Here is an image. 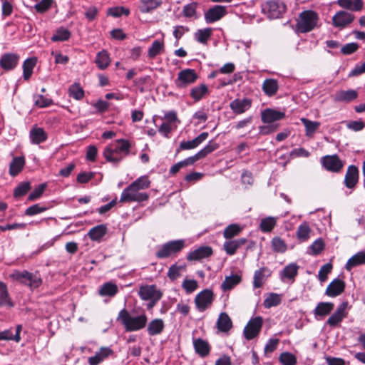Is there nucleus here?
Returning a JSON list of instances; mask_svg holds the SVG:
<instances>
[{
  "label": "nucleus",
  "mask_w": 365,
  "mask_h": 365,
  "mask_svg": "<svg viewBox=\"0 0 365 365\" xmlns=\"http://www.w3.org/2000/svg\"><path fill=\"white\" fill-rule=\"evenodd\" d=\"M131 145L128 140L118 139L113 144L108 145L103 155L109 163L118 165L130 152Z\"/></svg>",
  "instance_id": "nucleus-1"
},
{
  "label": "nucleus",
  "mask_w": 365,
  "mask_h": 365,
  "mask_svg": "<svg viewBox=\"0 0 365 365\" xmlns=\"http://www.w3.org/2000/svg\"><path fill=\"white\" fill-rule=\"evenodd\" d=\"M118 320L121 322L126 331H135L145 327L148 318L145 314L133 317L128 311L123 309L118 314Z\"/></svg>",
  "instance_id": "nucleus-2"
},
{
  "label": "nucleus",
  "mask_w": 365,
  "mask_h": 365,
  "mask_svg": "<svg viewBox=\"0 0 365 365\" xmlns=\"http://www.w3.org/2000/svg\"><path fill=\"white\" fill-rule=\"evenodd\" d=\"M318 16L312 11L302 12L297 19V30L300 33H307L313 30L317 26Z\"/></svg>",
  "instance_id": "nucleus-3"
},
{
  "label": "nucleus",
  "mask_w": 365,
  "mask_h": 365,
  "mask_svg": "<svg viewBox=\"0 0 365 365\" xmlns=\"http://www.w3.org/2000/svg\"><path fill=\"white\" fill-rule=\"evenodd\" d=\"M184 247L185 241L183 240L170 241L163 245L158 250L155 255L159 259L168 258L180 252Z\"/></svg>",
  "instance_id": "nucleus-4"
},
{
  "label": "nucleus",
  "mask_w": 365,
  "mask_h": 365,
  "mask_svg": "<svg viewBox=\"0 0 365 365\" xmlns=\"http://www.w3.org/2000/svg\"><path fill=\"white\" fill-rule=\"evenodd\" d=\"M287 10L283 1H264L262 4V12L269 19H278L282 16Z\"/></svg>",
  "instance_id": "nucleus-5"
},
{
  "label": "nucleus",
  "mask_w": 365,
  "mask_h": 365,
  "mask_svg": "<svg viewBox=\"0 0 365 365\" xmlns=\"http://www.w3.org/2000/svg\"><path fill=\"white\" fill-rule=\"evenodd\" d=\"M148 199L145 192H140L133 185H130L121 193L120 202H143Z\"/></svg>",
  "instance_id": "nucleus-6"
},
{
  "label": "nucleus",
  "mask_w": 365,
  "mask_h": 365,
  "mask_svg": "<svg viewBox=\"0 0 365 365\" xmlns=\"http://www.w3.org/2000/svg\"><path fill=\"white\" fill-rule=\"evenodd\" d=\"M11 277L14 279L34 288L38 287L42 283L41 277L37 274H33L26 270L23 272L15 271Z\"/></svg>",
  "instance_id": "nucleus-7"
},
{
  "label": "nucleus",
  "mask_w": 365,
  "mask_h": 365,
  "mask_svg": "<svg viewBox=\"0 0 365 365\" xmlns=\"http://www.w3.org/2000/svg\"><path fill=\"white\" fill-rule=\"evenodd\" d=\"M197 78L198 75L194 69L186 68L178 73L175 84L178 88L182 89L195 83Z\"/></svg>",
  "instance_id": "nucleus-8"
},
{
  "label": "nucleus",
  "mask_w": 365,
  "mask_h": 365,
  "mask_svg": "<svg viewBox=\"0 0 365 365\" xmlns=\"http://www.w3.org/2000/svg\"><path fill=\"white\" fill-rule=\"evenodd\" d=\"M214 300L212 290L206 289L198 293L195 298V303L199 312H204L210 307Z\"/></svg>",
  "instance_id": "nucleus-9"
},
{
  "label": "nucleus",
  "mask_w": 365,
  "mask_h": 365,
  "mask_svg": "<svg viewBox=\"0 0 365 365\" xmlns=\"http://www.w3.org/2000/svg\"><path fill=\"white\" fill-rule=\"evenodd\" d=\"M263 319L261 317L251 319L244 329V336L246 339L252 340L256 337L261 331Z\"/></svg>",
  "instance_id": "nucleus-10"
},
{
  "label": "nucleus",
  "mask_w": 365,
  "mask_h": 365,
  "mask_svg": "<svg viewBox=\"0 0 365 365\" xmlns=\"http://www.w3.org/2000/svg\"><path fill=\"white\" fill-rule=\"evenodd\" d=\"M227 14V7L221 5H215L210 7L205 13V19L207 23H213L221 19Z\"/></svg>",
  "instance_id": "nucleus-11"
},
{
  "label": "nucleus",
  "mask_w": 365,
  "mask_h": 365,
  "mask_svg": "<svg viewBox=\"0 0 365 365\" xmlns=\"http://www.w3.org/2000/svg\"><path fill=\"white\" fill-rule=\"evenodd\" d=\"M354 16L346 11H339L332 17V24L336 28H344L354 20Z\"/></svg>",
  "instance_id": "nucleus-12"
},
{
  "label": "nucleus",
  "mask_w": 365,
  "mask_h": 365,
  "mask_svg": "<svg viewBox=\"0 0 365 365\" xmlns=\"http://www.w3.org/2000/svg\"><path fill=\"white\" fill-rule=\"evenodd\" d=\"M138 294L143 300H148L155 297V300H160L162 297V292L155 285L141 286Z\"/></svg>",
  "instance_id": "nucleus-13"
},
{
  "label": "nucleus",
  "mask_w": 365,
  "mask_h": 365,
  "mask_svg": "<svg viewBox=\"0 0 365 365\" xmlns=\"http://www.w3.org/2000/svg\"><path fill=\"white\" fill-rule=\"evenodd\" d=\"M323 166L329 171L339 172L343 167L341 160L336 155H327L322 158Z\"/></svg>",
  "instance_id": "nucleus-14"
},
{
  "label": "nucleus",
  "mask_w": 365,
  "mask_h": 365,
  "mask_svg": "<svg viewBox=\"0 0 365 365\" xmlns=\"http://www.w3.org/2000/svg\"><path fill=\"white\" fill-rule=\"evenodd\" d=\"M345 282L340 279H334L327 286L325 294L330 297H335L340 295L345 289Z\"/></svg>",
  "instance_id": "nucleus-15"
},
{
  "label": "nucleus",
  "mask_w": 365,
  "mask_h": 365,
  "mask_svg": "<svg viewBox=\"0 0 365 365\" xmlns=\"http://www.w3.org/2000/svg\"><path fill=\"white\" fill-rule=\"evenodd\" d=\"M359 180V170L355 165H349L347 168L345 178L344 184L347 188L353 189L355 187Z\"/></svg>",
  "instance_id": "nucleus-16"
},
{
  "label": "nucleus",
  "mask_w": 365,
  "mask_h": 365,
  "mask_svg": "<svg viewBox=\"0 0 365 365\" xmlns=\"http://www.w3.org/2000/svg\"><path fill=\"white\" fill-rule=\"evenodd\" d=\"M212 255V249L210 246H202L190 252L187 259L190 261L200 260Z\"/></svg>",
  "instance_id": "nucleus-17"
},
{
  "label": "nucleus",
  "mask_w": 365,
  "mask_h": 365,
  "mask_svg": "<svg viewBox=\"0 0 365 365\" xmlns=\"http://www.w3.org/2000/svg\"><path fill=\"white\" fill-rule=\"evenodd\" d=\"M19 56L15 53H5L0 58V66L6 70L14 69L18 64Z\"/></svg>",
  "instance_id": "nucleus-18"
},
{
  "label": "nucleus",
  "mask_w": 365,
  "mask_h": 365,
  "mask_svg": "<svg viewBox=\"0 0 365 365\" xmlns=\"http://www.w3.org/2000/svg\"><path fill=\"white\" fill-rule=\"evenodd\" d=\"M358 97V93L355 90H341L336 91L333 96L335 102L350 103Z\"/></svg>",
  "instance_id": "nucleus-19"
},
{
  "label": "nucleus",
  "mask_w": 365,
  "mask_h": 365,
  "mask_svg": "<svg viewBox=\"0 0 365 365\" xmlns=\"http://www.w3.org/2000/svg\"><path fill=\"white\" fill-rule=\"evenodd\" d=\"M252 105V101L248 98H237L232 101L230 107L235 114H242L248 110Z\"/></svg>",
  "instance_id": "nucleus-20"
},
{
  "label": "nucleus",
  "mask_w": 365,
  "mask_h": 365,
  "mask_svg": "<svg viewBox=\"0 0 365 365\" xmlns=\"http://www.w3.org/2000/svg\"><path fill=\"white\" fill-rule=\"evenodd\" d=\"M285 116L284 112H280L271 108H267L262 112V120L264 123L270 124L282 119Z\"/></svg>",
  "instance_id": "nucleus-21"
},
{
  "label": "nucleus",
  "mask_w": 365,
  "mask_h": 365,
  "mask_svg": "<svg viewBox=\"0 0 365 365\" xmlns=\"http://www.w3.org/2000/svg\"><path fill=\"white\" fill-rule=\"evenodd\" d=\"M207 137L208 133L203 132L192 140L182 141L180 143V148L178 150V152H179V150H190L195 148L202 142H204L207 138Z\"/></svg>",
  "instance_id": "nucleus-22"
},
{
  "label": "nucleus",
  "mask_w": 365,
  "mask_h": 365,
  "mask_svg": "<svg viewBox=\"0 0 365 365\" xmlns=\"http://www.w3.org/2000/svg\"><path fill=\"white\" fill-rule=\"evenodd\" d=\"M271 275L270 270L267 267H262L256 270L253 277V286L255 288H260L264 282Z\"/></svg>",
  "instance_id": "nucleus-23"
},
{
  "label": "nucleus",
  "mask_w": 365,
  "mask_h": 365,
  "mask_svg": "<svg viewBox=\"0 0 365 365\" xmlns=\"http://www.w3.org/2000/svg\"><path fill=\"white\" fill-rule=\"evenodd\" d=\"M193 346L195 352L202 358L208 356L210 352V346L208 342L200 338L193 340Z\"/></svg>",
  "instance_id": "nucleus-24"
},
{
  "label": "nucleus",
  "mask_w": 365,
  "mask_h": 365,
  "mask_svg": "<svg viewBox=\"0 0 365 365\" xmlns=\"http://www.w3.org/2000/svg\"><path fill=\"white\" fill-rule=\"evenodd\" d=\"M247 240L245 238L228 240L224 243L223 248L227 255H232L236 252L237 250L245 244Z\"/></svg>",
  "instance_id": "nucleus-25"
},
{
  "label": "nucleus",
  "mask_w": 365,
  "mask_h": 365,
  "mask_svg": "<svg viewBox=\"0 0 365 365\" xmlns=\"http://www.w3.org/2000/svg\"><path fill=\"white\" fill-rule=\"evenodd\" d=\"M361 264H365V251H361L349 258L345 265L347 271H351L353 267Z\"/></svg>",
  "instance_id": "nucleus-26"
},
{
  "label": "nucleus",
  "mask_w": 365,
  "mask_h": 365,
  "mask_svg": "<svg viewBox=\"0 0 365 365\" xmlns=\"http://www.w3.org/2000/svg\"><path fill=\"white\" fill-rule=\"evenodd\" d=\"M14 306V304L9 297L6 284L0 281V307L11 308Z\"/></svg>",
  "instance_id": "nucleus-27"
},
{
  "label": "nucleus",
  "mask_w": 365,
  "mask_h": 365,
  "mask_svg": "<svg viewBox=\"0 0 365 365\" xmlns=\"http://www.w3.org/2000/svg\"><path fill=\"white\" fill-rule=\"evenodd\" d=\"M217 327L220 331L227 332L232 327V322L229 315L222 312L219 315L217 321Z\"/></svg>",
  "instance_id": "nucleus-28"
},
{
  "label": "nucleus",
  "mask_w": 365,
  "mask_h": 365,
  "mask_svg": "<svg viewBox=\"0 0 365 365\" xmlns=\"http://www.w3.org/2000/svg\"><path fill=\"white\" fill-rule=\"evenodd\" d=\"M301 121L305 128V135L308 138H312L321 125L320 122L312 121L305 118H302Z\"/></svg>",
  "instance_id": "nucleus-29"
},
{
  "label": "nucleus",
  "mask_w": 365,
  "mask_h": 365,
  "mask_svg": "<svg viewBox=\"0 0 365 365\" xmlns=\"http://www.w3.org/2000/svg\"><path fill=\"white\" fill-rule=\"evenodd\" d=\"M208 93L207 85L202 83L195 86L190 89V96L195 101H199Z\"/></svg>",
  "instance_id": "nucleus-30"
},
{
  "label": "nucleus",
  "mask_w": 365,
  "mask_h": 365,
  "mask_svg": "<svg viewBox=\"0 0 365 365\" xmlns=\"http://www.w3.org/2000/svg\"><path fill=\"white\" fill-rule=\"evenodd\" d=\"M165 324L161 319H155L148 324V332L150 336L160 334L164 329Z\"/></svg>",
  "instance_id": "nucleus-31"
},
{
  "label": "nucleus",
  "mask_w": 365,
  "mask_h": 365,
  "mask_svg": "<svg viewBox=\"0 0 365 365\" xmlns=\"http://www.w3.org/2000/svg\"><path fill=\"white\" fill-rule=\"evenodd\" d=\"M111 353L112 350L109 348H101L93 356L88 358V363L90 365H98Z\"/></svg>",
  "instance_id": "nucleus-32"
},
{
  "label": "nucleus",
  "mask_w": 365,
  "mask_h": 365,
  "mask_svg": "<svg viewBox=\"0 0 365 365\" xmlns=\"http://www.w3.org/2000/svg\"><path fill=\"white\" fill-rule=\"evenodd\" d=\"M25 165V159L24 157H15L13 158L9 167V174L11 176H16L23 169Z\"/></svg>",
  "instance_id": "nucleus-33"
},
{
  "label": "nucleus",
  "mask_w": 365,
  "mask_h": 365,
  "mask_svg": "<svg viewBox=\"0 0 365 365\" xmlns=\"http://www.w3.org/2000/svg\"><path fill=\"white\" fill-rule=\"evenodd\" d=\"M107 227L106 225H99L91 228L88 235L93 241H100L101 239L106 234Z\"/></svg>",
  "instance_id": "nucleus-34"
},
{
  "label": "nucleus",
  "mask_w": 365,
  "mask_h": 365,
  "mask_svg": "<svg viewBox=\"0 0 365 365\" xmlns=\"http://www.w3.org/2000/svg\"><path fill=\"white\" fill-rule=\"evenodd\" d=\"M279 88L278 82L275 79H266L262 83V90L269 96L276 94Z\"/></svg>",
  "instance_id": "nucleus-35"
},
{
  "label": "nucleus",
  "mask_w": 365,
  "mask_h": 365,
  "mask_svg": "<svg viewBox=\"0 0 365 365\" xmlns=\"http://www.w3.org/2000/svg\"><path fill=\"white\" fill-rule=\"evenodd\" d=\"M186 269V264L185 263H176L173 264L168 272V277L172 281L175 280L178 277H180L182 274V272H185Z\"/></svg>",
  "instance_id": "nucleus-36"
},
{
  "label": "nucleus",
  "mask_w": 365,
  "mask_h": 365,
  "mask_svg": "<svg viewBox=\"0 0 365 365\" xmlns=\"http://www.w3.org/2000/svg\"><path fill=\"white\" fill-rule=\"evenodd\" d=\"M30 138L33 143L39 144L46 140L47 135L43 128H34L30 131Z\"/></svg>",
  "instance_id": "nucleus-37"
},
{
  "label": "nucleus",
  "mask_w": 365,
  "mask_h": 365,
  "mask_svg": "<svg viewBox=\"0 0 365 365\" xmlns=\"http://www.w3.org/2000/svg\"><path fill=\"white\" fill-rule=\"evenodd\" d=\"M334 307L332 302H319L314 309V315L325 317L332 311Z\"/></svg>",
  "instance_id": "nucleus-38"
},
{
  "label": "nucleus",
  "mask_w": 365,
  "mask_h": 365,
  "mask_svg": "<svg viewBox=\"0 0 365 365\" xmlns=\"http://www.w3.org/2000/svg\"><path fill=\"white\" fill-rule=\"evenodd\" d=\"M118 291V287L116 284L112 283V282H107L103 284L99 291L98 293L101 296H109V297H113L115 296Z\"/></svg>",
  "instance_id": "nucleus-39"
},
{
  "label": "nucleus",
  "mask_w": 365,
  "mask_h": 365,
  "mask_svg": "<svg viewBox=\"0 0 365 365\" xmlns=\"http://www.w3.org/2000/svg\"><path fill=\"white\" fill-rule=\"evenodd\" d=\"M37 59L36 58H27L23 64L24 78L29 80L33 73V69L36 64Z\"/></svg>",
  "instance_id": "nucleus-40"
},
{
  "label": "nucleus",
  "mask_w": 365,
  "mask_h": 365,
  "mask_svg": "<svg viewBox=\"0 0 365 365\" xmlns=\"http://www.w3.org/2000/svg\"><path fill=\"white\" fill-rule=\"evenodd\" d=\"M241 281L240 276L237 274L226 277L225 280L221 284V288L223 291H227L232 289L235 286L238 284Z\"/></svg>",
  "instance_id": "nucleus-41"
},
{
  "label": "nucleus",
  "mask_w": 365,
  "mask_h": 365,
  "mask_svg": "<svg viewBox=\"0 0 365 365\" xmlns=\"http://www.w3.org/2000/svg\"><path fill=\"white\" fill-rule=\"evenodd\" d=\"M96 63L101 69L106 68L110 64V58L106 51L103 50L97 53Z\"/></svg>",
  "instance_id": "nucleus-42"
},
{
  "label": "nucleus",
  "mask_w": 365,
  "mask_h": 365,
  "mask_svg": "<svg viewBox=\"0 0 365 365\" xmlns=\"http://www.w3.org/2000/svg\"><path fill=\"white\" fill-rule=\"evenodd\" d=\"M277 223V219L274 217H267L261 220L259 227L264 232H269L272 230Z\"/></svg>",
  "instance_id": "nucleus-43"
},
{
  "label": "nucleus",
  "mask_w": 365,
  "mask_h": 365,
  "mask_svg": "<svg viewBox=\"0 0 365 365\" xmlns=\"http://www.w3.org/2000/svg\"><path fill=\"white\" fill-rule=\"evenodd\" d=\"M160 5V1H140L138 6L140 12L150 13Z\"/></svg>",
  "instance_id": "nucleus-44"
},
{
  "label": "nucleus",
  "mask_w": 365,
  "mask_h": 365,
  "mask_svg": "<svg viewBox=\"0 0 365 365\" xmlns=\"http://www.w3.org/2000/svg\"><path fill=\"white\" fill-rule=\"evenodd\" d=\"M341 7L352 11H361L363 8V1H337Z\"/></svg>",
  "instance_id": "nucleus-45"
},
{
  "label": "nucleus",
  "mask_w": 365,
  "mask_h": 365,
  "mask_svg": "<svg viewBox=\"0 0 365 365\" xmlns=\"http://www.w3.org/2000/svg\"><path fill=\"white\" fill-rule=\"evenodd\" d=\"M212 30L210 28L199 29L195 32V38L198 42L201 43H206L212 35Z\"/></svg>",
  "instance_id": "nucleus-46"
},
{
  "label": "nucleus",
  "mask_w": 365,
  "mask_h": 365,
  "mask_svg": "<svg viewBox=\"0 0 365 365\" xmlns=\"http://www.w3.org/2000/svg\"><path fill=\"white\" fill-rule=\"evenodd\" d=\"M71 36L70 31L64 28H60L56 30V33L52 36V41H64L68 40Z\"/></svg>",
  "instance_id": "nucleus-47"
},
{
  "label": "nucleus",
  "mask_w": 365,
  "mask_h": 365,
  "mask_svg": "<svg viewBox=\"0 0 365 365\" xmlns=\"http://www.w3.org/2000/svg\"><path fill=\"white\" fill-rule=\"evenodd\" d=\"M164 49V43L160 41H155L148 49V56L153 58L162 53Z\"/></svg>",
  "instance_id": "nucleus-48"
},
{
  "label": "nucleus",
  "mask_w": 365,
  "mask_h": 365,
  "mask_svg": "<svg viewBox=\"0 0 365 365\" xmlns=\"http://www.w3.org/2000/svg\"><path fill=\"white\" fill-rule=\"evenodd\" d=\"M272 250L276 252L283 253L287 249V245L283 240L279 237H275L272 240Z\"/></svg>",
  "instance_id": "nucleus-49"
},
{
  "label": "nucleus",
  "mask_w": 365,
  "mask_h": 365,
  "mask_svg": "<svg viewBox=\"0 0 365 365\" xmlns=\"http://www.w3.org/2000/svg\"><path fill=\"white\" fill-rule=\"evenodd\" d=\"M281 302V297L276 293H271L264 299V305L266 308H270L279 305Z\"/></svg>",
  "instance_id": "nucleus-50"
},
{
  "label": "nucleus",
  "mask_w": 365,
  "mask_h": 365,
  "mask_svg": "<svg viewBox=\"0 0 365 365\" xmlns=\"http://www.w3.org/2000/svg\"><path fill=\"white\" fill-rule=\"evenodd\" d=\"M298 268L299 267L296 264L292 263L288 264L282 271V277L294 279L297 274Z\"/></svg>",
  "instance_id": "nucleus-51"
},
{
  "label": "nucleus",
  "mask_w": 365,
  "mask_h": 365,
  "mask_svg": "<svg viewBox=\"0 0 365 365\" xmlns=\"http://www.w3.org/2000/svg\"><path fill=\"white\" fill-rule=\"evenodd\" d=\"M311 230L307 223L300 225L297 230V236L299 240L305 241L309 239Z\"/></svg>",
  "instance_id": "nucleus-52"
},
{
  "label": "nucleus",
  "mask_w": 365,
  "mask_h": 365,
  "mask_svg": "<svg viewBox=\"0 0 365 365\" xmlns=\"http://www.w3.org/2000/svg\"><path fill=\"white\" fill-rule=\"evenodd\" d=\"M324 242L321 238L317 239L309 247V253L313 255H317L324 249Z\"/></svg>",
  "instance_id": "nucleus-53"
},
{
  "label": "nucleus",
  "mask_w": 365,
  "mask_h": 365,
  "mask_svg": "<svg viewBox=\"0 0 365 365\" xmlns=\"http://www.w3.org/2000/svg\"><path fill=\"white\" fill-rule=\"evenodd\" d=\"M131 185H133L138 190H140L148 188L150 185V181L147 176L144 175L138 178Z\"/></svg>",
  "instance_id": "nucleus-54"
},
{
  "label": "nucleus",
  "mask_w": 365,
  "mask_h": 365,
  "mask_svg": "<svg viewBox=\"0 0 365 365\" xmlns=\"http://www.w3.org/2000/svg\"><path fill=\"white\" fill-rule=\"evenodd\" d=\"M31 189V184L29 182H23L19 184L15 188L14 195L15 197H20L27 193Z\"/></svg>",
  "instance_id": "nucleus-55"
},
{
  "label": "nucleus",
  "mask_w": 365,
  "mask_h": 365,
  "mask_svg": "<svg viewBox=\"0 0 365 365\" xmlns=\"http://www.w3.org/2000/svg\"><path fill=\"white\" fill-rule=\"evenodd\" d=\"M241 231L239 225L233 224L227 227L223 232V235L226 239H231L237 235Z\"/></svg>",
  "instance_id": "nucleus-56"
},
{
  "label": "nucleus",
  "mask_w": 365,
  "mask_h": 365,
  "mask_svg": "<svg viewBox=\"0 0 365 365\" xmlns=\"http://www.w3.org/2000/svg\"><path fill=\"white\" fill-rule=\"evenodd\" d=\"M279 360L283 365H295L297 364L296 357L289 352L281 354Z\"/></svg>",
  "instance_id": "nucleus-57"
},
{
  "label": "nucleus",
  "mask_w": 365,
  "mask_h": 365,
  "mask_svg": "<svg viewBox=\"0 0 365 365\" xmlns=\"http://www.w3.org/2000/svg\"><path fill=\"white\" fill-rule=\"evenodd\" d=\"M69 95L76 100H81L84 96V91L78 84H73L69 88Z\"/></svg>",
  "instance_id": "nucleus-58"
},
{
  "label": "nucleus",
  "mask_w": 365,
  "mask_h": 365,
  "mask_svg": "<svg viewBox=\"0 0 365 365\" xmlns=\"http://www.w3.org/2000/svg\"><path fill=\"white\" fill-rule=\"evenodd\" d=\"M219 148V144L214 140H210L206 146L199 151L200 155L202 158L206 157L208 154L215 151Z\"/></svg>",
  "instance_id": "nucleus-59"
},
{
  "label": "nucleus",
  "mask_w": 365,
  "mask_h": 365,
  "mask_svg": "<svg viewBox=\"0 0 365 365\" xmlns=\"http://www.w3.org/2000/svg\"><path fill=\"white\" fill-rule=\"evenodd\" d=\"M108 14L113 17H120L123 14L128 16L129 14V9L125 7H113L108 10Z\"/></svg>",
  "instance_id": "nucleus-60"
},
{
  "label": "nucleus",
  "mask_w": 365,
  "mask_h": 365,
  "mask_svg": "<svg viewBox=\"0 0 365 365\" xmlns=\"http://www.w3.org/2000/svg\"><path fill=\"white\" fill-rule=\"evenodd\" d=\"M332 269V264L331 263H327L324 264L319 271V279L321 282H324L327 278L328 274H329L331 272Z\"/></svg>",
  "instance_id": "nucleus-61"
},
{
  "label": "nucleus",
  "mask_w": 365,
  "mask_h": 365,
  "mask_svg": "<svg viewBox=\"0 0 365 365\" xmlns=\"http://www.w3.org/2000/svg\"><path fill=\"white\" fill-rule=\"evenodd\" d=\"M182 287L187 293H192L197 288V282L195 279H185Z\"/></svg>",
  "instance_id": "nucleus-62"
},
{
  "label": "nucleus",
  "mask_w": 365,
  "mask_h": 365,
  "mask_svg": "<svg viewBox=\"0 0 365 365\" xmlns=\"http://www.w3.org/2000/svg\"><path fill=\"white\" fill-rule=\"evenodd\" d=\"M46 187V183H42V184L38 185L34 189V190L29 194L28 199L29 200H34L38 198L42 195V193L45 190Z\"/></svg>",
  "instance_id": "nucleus-63"
},
{
  "label": "nucleus",
  "mask_w": 365,
  "mask_h": 365,
  "mask_svg": "<svg viewBox=\"0 0 365 365\" xmlns=\"http://www.w3.org/2000/svg\"><path fill=\"white\" fill-rule=\"evenodd\" d=\"M358 48L359 45L356 43H349L341 47V52L344 55H349L354 53Z\"/></svg>",
  "instance_id": "nucleus-64"
}]
</instances>
